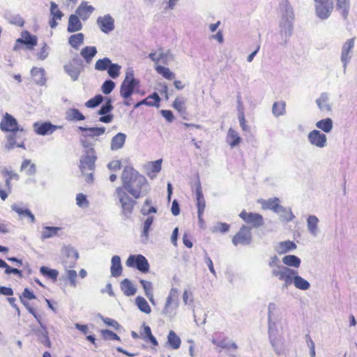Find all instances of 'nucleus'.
Here are the masks:
<instances>
[{
    "label": "nucleus",
    "instance_id": "2eb2a0df",
    "mask_svg": "<svg viewBox=\"0 0 357 357\" xmlns=\"http://www.w3.org/2000/svg\"><path fill=\"white\" fill-rule=\"evenodd\" d=\"M252 239V235L250 229L243 225L240 231L233 237L232 243L234 245L238 244L241 245H248L250 243Z\"/></svg>",
    "mask_w": 357,
    "mask_h": 357
},
{
    "label": "nucleus",
    "instance_id": "bf43d9fd",
    "mask_svg": "<svg viewBox=\"0 0 357 357\" xmlns=\"http://www.w3.org/2000/svg\"><path fill=\"white\" fill-rule=\"evenodd\" d=\"M76 204L80 208H86L89 206V202L84 195L79 193L76 196Z\"/></svg>",
    "mask_w": 357,
    "mask_h": 357
},
{
    "label": "nucleus",
    "instance_id": "13d9d810",
    "mask_svg": "<svg viewBox=\"0 0 357 357\" xmlns=\"http://www.w3.org/2000/svg\"><path fill=\"white\" fill-rule=\"evenodd\" d=\"M102 100L103 97L101 95H96L94 98L86 102L85 106L88 108H94L99 105Z\"/></svg>",
    "mask_w": 357,
    "mask_h": 357
},
{
    "label": "nucleus",
    "instance_id": "b1692460",
    "mask_svg": "<svg viewBox=\"0 0 357 357\" xmlns=\"http://www.w3.org/2000/svg\"><path fill=\"white\" fill-rule=\"evenodd\" d=\"M126 135L123 132H119L112 138L110 149L112 151H117L123 147L126 142Z\"/></svg>",
    "mask_w": 357,
    "mask_h": 357
},
{
    "label": "nucleus",
    "instance_id": "423d86ee",
    "mask_svg": "<svg viewBox=\"0 0 357 357\" xmlns=\"http://www.w3.org/2000/svg\"><path fill=\"white\" fill-rule=\"evenodd\" d=\"M126 264L128 267H135L139 271L146 273L149 270V264L147 259L142 255H130Z\"/></svg>",
    "mask_w": 357,
    "mask_h": 357
},
{
    "label": "nucleus",
    "instance_id": "49530a36",
    "mask_svg": "<svg viewBox=\"0 0 357 357\" xmlns=\"http://www.w3.org/2000/svg\"><path fill=\"white\" fill-rule=\"evenodd\" d=\"M285 102L283 101L274 102L272 108L273 114L276 117L284 115L285 113Z\"/></svg>",
    "mask_w": 357,
    "mask_h": 357
},
{
    "label": "nucleus",
    "instance_id": "72a5a7b5",
    "mask_svg": "<svg viewBox=\"0 0 357 357\" xmlns=\"http://www.w3.org/2000/svg\"><path fill=\"white\" fill-rule=\"evenodd\" d=\"M282 263L285 265L284 266L287 267H294V268H298L301 266V261L299 257L289 255L284 256L282 259Z\"/></svg>",
    "mask_w": 357,
    "mask_h": 357
},
{
    "label": "nucleus",
    "instance_id": "7ed1b4c3",
    "mask_svg": "<svg viewBox=\"0 0 357 357\" xmlns=\"http://www.w3.org/2000/svg\"><path fill=\"white\" fill-rule=\"evenodd\" d=\"M283 282V287L287 288L291 284L302 291L308 290L310 288V282L300 276L297 271L290 268L288 273L285 275L282 280Z\"/></svg>",
    "mask_w": 357,
    "mask_h": 357
},
{
    "label": "nucleus",
    "instance_id": "58836bf2",
    "mask_svg": "<svg viewBox=\"0 0 357 357\" xmlns=\"http://www.w3.org/2000/svg\"><path fill=\"white\" fill-rule=\"evenodd\" d=\"M21 172H25L26 175L33 176L36 171V167L34 163H32L30 160H24L20 167Z\"/></svg>",
    "mask_w": 357,
    "mask_h": 357
},
{
    "label": "nucleus",
    "instance_id": "338daca9",
    "mask_svg": "<svg viewBox=\"0 0 357 357\" xmlns=\"http://www.w3.org/2000/svg\"><path fill=\"white\" fill-rule=\"evenodd\" d=\"M153 222V217L150 216L146 218V220H145V222L144 223L142 235L146 237V238H147V237H148L149 231V229H150Z\"/></svg>",
    "mask_w": 357,
    "mask_h": 357
},
{
    "label": "nucleus",
    "instance_id": "2f4dec72",
    "mask_svg": "<svg viewBox=\"0 0 357 357\" xmlns=\"http://www.w3.org/2000/svg\"><path fill=\"white\" fill-rule=\"evenodd\" d=\"M36 38L31 36L28 31H24L22 33L21 38L17 40V43H23L29 45L30 49H32L36 45Z\"/></svg>",
    "mask_w": 357,
    "mask_h": 357
},
{
    "label": "nucleus",
    "instance_id": "680f3d73",
    "mask_svg": "<svg viewBox=\"0 0 357 357\" xmlns=\"http://www.w3.org/2000/svg\"><path fill=\"white\" fill-rule=\"evenodd\" d=\"M115 86V84L112 80H106L102 85V91L105 94L110 93Z\"/></svg>",
    "mask_w": 357,
    "mask_h": 357
},
{
    "label": "nucleus",
    "instance_id": "37998d69",
    "mask_svg": "<svg viewBox=\"0 0 357 357\" xmlns=\"http://www.w3.org/2000/svg\"><path fill=\"white\" fill-rule=\"evenodd\" d=\"M12 209L15 211L17 213H18L19 215L23 216V217H28L30 218V220L31 222H35V217L33 214L31 212L29 209H23L21 207H20L18 205L14 204L11 206Z\"/></svg>",
    "mask_w": 357,
    "mask_h": 357
},
{
    "label": "nucleus",
    "instance_id": "412c9836",
    "mask_svg": "<svg viewBox=\"0 0 357 357\" xmlns=\"http://www.w3.org/2000/svg\"><path fill=\"white\" fill-rule=\"evenodd\" d=\"M40 328L39 329H34V333L38 337V340L45 347L50 348L52 346L51 342L50 340L49 336H48V332L47 331V328L42 323L40 322Z\"/></svg>",
    "mask_w": 357,
    "mask_h": 357
},
{
    "label": "nucleus",
    "instance_id": "c03bdc74",
    "mask_svg": "<svg viewBox=\"0 0 357 357\" xmlns=\"http://www.w3.org/2000/svg\"><path fill=\"white\" fill-rule=\"evenodd\" d=\"M337 8L340 10L344 18L346 19L350 8V0H336Z\"/></svg>",
    "mask_w": 357,
    "mask_h": 357
},
{
    "label": "nucleus",
    "instance_id": "f03ea898",
    "mask_svg": "<svg viewBox=\"0 0 357 357\" xmlns=\"http://www.w3.org/2000/svg\"><path fill=\"white\" fill-rule=\"evenodd\" d=\"M81 144L84 151L80 158L79 167L83 176H84L85 181L92 183L96 167L95 162L97 160L94 144L86 139L82 140Z\"/></svg>",
    "mask_w": 357,
    "mask_h": 357
},
{
    "label": "nucleus",
    "instance_id": "4be33fe9",
    "mask_svg": "<svg viewBox=\"0 0 357 357\" xmlns=\"http://www.w3.org/2000/svg\"><path fill=\"white\" fill-rule=\"evenodd\" d=\"M93 10L94 8L92 6L88 5L86 1H82L77 7L76 13L81 20L86 21Z\"/></svg>",
    "mask_w": 357,
    "mask_h": 357
},
{
    "label": "nucleus",
    "instance_id": "8fccbe9b",
    "mask_svg": "<svg viewBox=\"0 0 357 357\" xmlns=\"http://www.w3.org/2000/svg\"><path fill=\"white\" fill-rule=\"evenodd\" d=\"M155 70L158 73L162 75L165 78L167 79H172L174 78V74L169 70V68L162 66H156Z\"/></svg>",
    "mask_w": 357,
    "mask_h": 357
},
{
    "label": "nucleus",
    "instance_id": "0e129e2a",
    "mask_svg": "<svg viewBox=\"0 0 357 357\" xmlns=\"http://www.w3.org/2000/svg\"><path fill=\"white\" fill-rule=\"evenodd\" d=\"M113 107L110 99H107V102L101 107L100 109L98 112L99 115L107 114L112 111Z\"/></svg>",
    "mask_w": 357,
    "mask_h": 357
},
{
    "label": "nucleus",
    "instance_id": "473e14b6",
    "mask_svg": "<svg viewBox=\"0 0 357 357\" xmlns=\"http://www.w3.org/2000/svg\"><path fill=\"white\" fill-rule=\"evenodd\" d=\"M34 82L38 85H44L46 82L45 70L43 68H33L31 71Z\"/></svg>",
    "mask_w": 357,
    "mask_h": 357
},
{
    "label": "nucleus",
    "instance_id": "9b49d317",
    "mask_svg": "<svg viewBox=\"0 0 357 357\" xmlns=\"http://www.w3.org/2000/svg\"><path fill=\"white\" fill-rule=\"evenodd\" d=\"M82 61L75 58L64 66L65 72L70 77L73 81L78 79L82 70Z\"/></svg>",
    "mask_w": 357,
    "mask_h": 357
},
{
    "label": "nucleus",
    "instance_id": "a211bd4d",
    "mask_svg": "<svg viewBox=\"0 0 357 357\" xmlns=\"http://www.w3.org/2000/svg\"><path fill=\"white\" fill-rule=\"evenodd\" d=\"M354 47V38L348 40L342 46L341 53V61L343 63L344 70L347 68V64L349 63L351 56L350 54L351 51Z\"/></svg>",
    "mask_w": 357,
    "mask_h": 357
},
{
    "label": "nucleus",
    "instance_id": "f257e3e1",
    "mask_svg": "<svg viewBox=\"0 0 357 357\" xmlns=\"http://www.w3.org/2000/svg\"><path fill=\"white\" fill-rule=\"evenodd\" d=\"M122 186L117 187L114 196L119 200L122 212L127 215L132 212L135 201L145 196L149 191V185L146 177L132 167L126 166L121 174Z\"/></svg>",
    "mask_w": 357,
    "mask_h": 357
},
{
    "label": "nucleus",
    "instance_id": "69168bd1",
    "mask_svg": "<svg viewBox=\"0 0 357 357\" xmlns=\"http://www.w3.org/2000/svg\"><path fill=\"white\" fill-rule=\"evenodd\" d=\"M123 81H127L129 83L139 84V81L134 77V71L131 68H128L126 69V77Z\"/></svg>",
    "mask_w": 357,
    "mask_h": 357
},
{
    "label": "nucleus",
    "instance_id": "5701e85b",
    "mask_svg": "<svg viewBox=\"0 0 357 357\" xmlns=\"http://www.w3.org/2000/svg\"><path fill=\"white\" fill-rule=\"evenodd\" d=\"M196 199L197 213L199 215H203L206 206V202L202 193L201 183L199 182H198L196 187Z\"/></svg>",
    "mask_w": 357,
    "mask_h": 357
},
{
    "label": "nucleus",
    "instance_id": "3c124183",
    "mask_svg": "<svg viewBox=\"0 0 357 357\" xmlns=\"http://www.w3.org/2000/svg\"><path fill=\"white\" fill-rule=\"evenodd\" d=\"M178 304V291L176 288H172L166 299L165 305Z\"/></svg>",
    "mask_w": 357,
    "mask_h": 357
},
{
    "label": "nucleus",
    "instance_id": "5fc2aeb1",
    "mask_svg": "<svg viewBox=\"0 0 357 357\" xmlns=\"http://www.w3.org/2000/svg\"><path fill=\"white\" fill-rule=\"evenodd\" d=\"M111 60L109 58H104L98 59L95 65V68L98 70L103 71L108 69L109 66L111 64Z\"/></svg>",
    "mask_w": 357,
    "mask_h": 357
},
{
    "label": "nucleus",
    "instance_id": "dca6fc26",
    "mask_svg": "<svg viewBox=\"0 0 357 357\" xmlns=\"http://www.w3.org/2000/svg\"><path fill=\"white\" fill-rule=\"evenodd\" d=\"M333 9V0H329L328 3H320L315 4L316 14L321 20L327 19L330 16Z\"/></svg>",
    "mask_w": 357,
    "mask_h": 357
},
{
    "label": "nucleus",
    "instance_id": "de8ad7c7",
    "mask_svg": "<svg viewBox=\"0 0 357 357\" xmlns=\"http://www.w3.org/2000/svg\"><path fill=\"white\" fill-rule=\"evenodd\" d=\"M178 307V303L165 305L162 314L167 317L172 318L176 315Z\"/></svg>",
    "mask_w": 357,
    "mask_h": 357
},
{
    "label": "nucleus",
    "instance_id": "09e8293b",
    "mask_svg": "<svg viewBox=\"0 0 357 357\" xmlns=\"http://www.w3.org/2000/svg\"><path fill=\"white\" fill-rule=\"evenodd\" d=\"M50 13L52 16L53 22H55L56 20H61L63 15L54 2H51Z\"/></svg>",
    "mask_w": 357,
    "mask_h": 357
},
{
    "label": "nucleus",
    "instance_id": "c756f323",
    "mask_svg": "<svg viewBox=\"0 0 357 357\" xmlns=\"http://www.w3.org/2000/svg\"><path fill=\"white\" fill-rule=\"evenodd\" d=\"M65 119L68 121H83L85 116L77 109L69 108L66 111Z\"/></svg>",
    "mask_w": 357,
    "mask_h": 357
},
{
    "label": "nucleus",
    "instance_id": "6e6552de",
    "mask_svg": "<svg viewBox=\"0 0 357 357\" xmlns=\"http://www.w3.org/2000/svg\"><path fill=\"white\" fill-rule=\"evenodd\" d=\"M0 128L5 132H23L24 129L18 126L17 120L10 114L6 113L0 123Z\"/></svg>",
    "mask_w": 357,
    "mask_h": 357
},
{
    "label": "nucleus",
    "instance_id": "6e6d98bb",
    "mask_svg": "<svg viewBox=\"0 0 357 357\" xmlns=\"http://www.w3.org/2000/svg\"><path fill=\"white\" fill-rule=\"evenodd\" d=\"M286 211H280L278 213L280 215V220L282 222H290L295 218L290 208H285Z\"/></svg>",
    "mask_w": 357,
    "mask_h": 357
},
{
    "label": "nucleus",
    "instance_id": "c85d7f7f",
    "mask_svg": "<svg viewBox=\"0 0 357 357\" xmlns=\"http://www.w3.org/2000/svg\"><path fill=\"white\" fill-rule=\"evenodd\" d=\"M111 275L113 277L117 278L122 273V266L121 262V258L118 255L113 256L111 260Z\"/></svg>",
    "mask_w": 357,
    "mask_h": 357
},
{
    "label": "nucleus",
    "instance_id": "20e7f679",
    "mask_svg": "<svg viewBox=\"0 0 357 357\" xmlns=\"http://www.w3.org/2000/svg\"><path fill=\"white\" fill-rule=\"evenodd\" d=\"M62 254V264L65 269L75 267L79 258L78 252L73 247L68 245L63 248Z\"/></svg>",
    "mask_w": 357,
    "mask_h": 357
},
{
    "label": "nucleus",
    "instance_id": "0eeeda50",
    "mask_svg": "<svg viewBox=\"0 0 357 357\" xmlns=\"http://www.w3.org/2000/svg\"><path fill=\"white\" fill-rule=\"evenodd\" d=\"M269 339L275 354L278 356H283L285 354V349L284 346V339L281 335H277L273 328H268Z\"/></svg>",
    "mask_w": 357,
    "mask_h": 357
},
{
    "label": "nucleus",
    "instance_id": "603ef678",
    "mask_svg": "<svg viewBox=\"0 0 357 357\" xmlns=\"http://www.w3.org/2000/svg\"><path fill=\"white\" fill-rule=\"evenodd\" d=\"M83 40L84 35L81 33L72 35L69 38V43L75 48H77L83 43Z\"/></svg>",
    "mask_w": 357,
    "mask_h": 357
},
{
    "label": "nucleus",
    "instance_id": "cd10ccee",
    "mask_svg": "<svg viewBox=\"0 0 357 357\" xmlns=\"http://www.w3.org/2000/svg\"><path fill=\"white\" fill-rule=\"evenodd\" d=\"M226 142L230 146V147L233 149L240 144L241 142V138L237 131L230 128L227 132Z\"/></svg>",
    "mask_w": 357,
    "mask_h": 357
},
{
    "label": "nucleus",
    "instance_id": "393cba45",
    "mask_svg": "<svg viewBox=\"0 0 357 357\" xmlns=\"http://www.w3.org/2000/svg\"><path fill=\"white\" fill-rule=\"evenodd\" d=\"M316 103L319 109L322 112H331V105L329 103V96L326 93H322L316 100Z\"/></svg>",
    "mask_w": 357,
    "mask_h": 357
},
{
    "label": "nucleus",
    "instance_id": "a878e982",
    "mask_svg": "<svg viewBox=\"0 0 357 357\" xmlns=\"http://www.w3.org/2000/svg\"><path fill=\"white\" fill-rule=\"evenodd\" d=\"M138 86V84L129 83L127 81H123L120 88V95L122 98L127 100L134 92V89Z\"/></svg>",
    "mask_w": 357,
    "mask_h": 357
},
{
    "label": "nucleus",
    "instance_id": "6ab92c4d",
    "mask_svg": "<svg viewBox=\"0 0 357 357\" xmlns=\"http://www.w3.org/2000/svg\"><path fill=\"white\" fill-rule=\"evenodd\" d=\"M7 142L5 144V149L7 151L16 147H21L24 149V139L17 136V132H12L6 137Z\"/></svg>",
    "mask_w": 357,
    "mask_h": 357
},
{
    "label": "nucleus",
    "instance_id": "ea45409f",
    "mask_svg": "<svg viewBox=\"0 0 357 357\" xmlns=\"http://www.w3.org/2000/svg\"><path fill=\"white\" fill-rule=\"evenodd\" d=\"M167 341L173 349H178L181 343V338L174 331H170L167 336Z\"/></svg>",
    "mask_w": 357,
    "mask_h": 357
},
{
    "label": "nucleus",
    "instance_id": "c9c22d12",
    "mask_svg": "<svg viewBox=\"0 0 357 357\" xmlns=\"http://www.w3.org/2000/svg\"><path fill=\"white\" fill-rule=\"evenodd\" d=\"M60 230H61V227H59L45 226L43 227V231L41 232L40 238L42 240H45L47 238H50L56 236Z\"/></svg>",
    "mask_w": 357,
    "mask_h": 357
},
{
    "label": "nucleus",
    "instance_id": "9d476101",
    "mask_svg": "<svg viewBox=\"0 0 357 357\" xmlns=\"http://www.w3.org/2000/svg\"><path fill=\"white\" fill-rule=\"evenodd\" d=\"M278 13L286 22L294 20V11L289 0H280L278 6Z\"/></svg>",
    "mask_w": 357,
    "mask_h": 357
},
{
    "label": "nucleus",
    "instance_id": "864d4df0",
    "mask_svg": "<svg viewBox=\"0 0 357 357\" xmlns=\"http://www.w3.org/2000/svg\"><path fill=\"white\" fill-rule=\"evenodd\" d=\"M42 275L47 276L52 280H56L59 275V272L54 269H50L46 266H42L40 268Z\"/></svg>",
    "mask_w": 357,
    "mask_h": 357
},
{
    "label": "nucleus",
    "instance_id": "bb28decb",
    "mask_svg": "<svg viewBox=\"0 0 357 357\" xmlns=\"http://www.w3.org/2000/svg\"><path fill=\"white\" fill-rule=\"evenodd\" d=\"M296 248V245L293 241H285L278 243L275 247V250L279 255H282L288 252H290Z\"/></svg>",
    "mask_w": 357,
    "mask_h": 357
},
{
    "label": "nucleus",
    "instance_id": "052dcab7",
    "mask_svg": "<svg viewBox=\"0 0 357 357\" xmlns=\"http://www.w3.org/2000/svg\"><path fill=\"white\" fill-rule=\"evenodd\" d=\"M151 203V201L149 199H146L144 202V206L142 208V213L144 215H147L151 213H156L157 209L154 206H149Z\"/></svg>",
    "mask_w": 357,
    "mask_h": 357
},
{
    "label": "nucleus",
    "instance_id": "e2e57ef3",
    "mask_svg": "<svg viewBox=\"0 0 357 357\" xmlns=\"http://www.w3.org/2000/svg\"><path fill=\"white\" fill-rule=\"evenodd\" d=\"M293 30L292 24H281L280 33L285 37L290 36Z\"/></svg>",
    "mask_w": 357,
    "mask_h": 357
},
{
    "label": "nucleus",
    "instance_id": "774afa93",
    "mask_svg": "<svg viewBox=\"0 0 357 357\" xmlns=\"http://www.w3.org/2000/svg\"><path fill=\"white\" fill-rule=\"evenodd\" d=\"M101 333L105 340H116L119 341L121 340L120 337L112 331L102 330Z\"/></svg>",
    "mask_w": 357,
    "mask_h": 357
},
{
    "label": "nucleus",
    "instance_id": "f704fd0d",
    "mask_svg": "<svg viewBox=\"0 0 357 357\" xmlns=\"http://www.w3.org/2000/svg\"><path fill=\"white\" fill-rule=\"evenodd\" d=\"M315 126L318 129L324 131L326 133H328L333 130V123L331 118H326L318 121Z\"/></svg>",
    "mask_w": 357,
    "mask_h": 357
},
{
    "label": "nucleus",
    "instance_id": "e433bc0d",
    "mask_svg": "<svg viewBox=\"0 0 357 357\" xmlns=\"http://www.w3.org/2000/svg\"><path fill=\"white\" fill-rule=\"evenodd\" d=\"M121 289L123 294L128 296L135 294L137 290L128 279H124L121 282Z\"/></svg>",
    "mask_w": 357,
    "mask_h": 357
},
{
    "label": "nucleus",
    "instance_id": "f8f14e48",
    "mask_svg": "<svg viewBox=\"0 0 357 357\" xmlns=\"http://www.w3.org/2000/svg\"><path fill=\"white\" fill-rule=\"evenodd\" d=\"M78 130L81 131L82 132L80 142L82 140H89V138L95 139L97 138L101 135H102L105 132V127H83L79 126L78 127Z\"/></svg>",
    "mask_w": 357,
    "mask_h": 357
},
{
    "label": "nucleus",
    "instance_id": "7c9ffc66",
    "mask_svg": "<svg viewBox=\"0 0 357 357\" xmlns=\"http://www.w3.org/2000/svg\"><path fill=\"white\" fill-rule=\"evenodd\" d=\"M319 219L314 215H310L307 219V227L310 234L313 236H317L319 231L318 223Z\"/></svg>",
    "mask_w": 357,
    "mask_h": 357
},
{
    "label": "nucleus",
    "instance_id": "4468645a",
    "mask_svg": "<svg viewBox=\"0 0 357 357\" xmlns=\"http://www.w3.org/2000/svg\"><path fill=\"white\" fill-rule=\"evenodd\" d=\"M280 199L277 197L271 198L268 199H260L258 203L261 205L264 210H271L275 213H280V211H286L285 207L280 204Z\"/></svg>",
    "mask_w": 357,
    "mask_h": 357
},
{
    "label": "nucleus",
    "instance_id": "ddd939ff",
    "mask_svg": "<svg viewBox=\"0 0 357 357\" xmlns=\"http://www.w3.org/2000/svg\"><path fill=\"white\" fill-rule=\"evenodd\" d=\"M240 218L247 224L251 225L253 227L257 228L264 225V218L261 215L257 213H248L243 211Z\"/></svg>",
    "mask_w": 357,
    "mask_h": 357
},
{
    "label": "nucleus",
    "instance_id": "1a4fd4ad",
    "mask_svg": "<svg viewBox=\"0 0 357 357\" xmlns=\"http://www.w3.org/2000/svg\"><path fill=\"white\" fill-rule=\"evenodd\" d=\"M309 143L317 148L323 149L327 146V137L320 130H313L307 135Z\"/></svg>",
    "mask_w": 357,
    "mask_h": 357
},
{
    "label": "nucleus",
    "instance_id": "a18cd8bd",
    "mask_svg": "<svg viewBox=\"0 0 357 357\" xmlns=\"http://www.w3.org/2000/svg\"><path fill=\"white\" fill-rule=\"evenodd\" d=\"M136 305L138 308L146 314H149L151 312V307L146 301V299L141 296H137L135 299Z\"/></svg>",
    "mask_w": 357,
    "mask_h": 357
},
{
    "label": "nucleus",
    "instance_id": "39448f33",
    "mask_svg": "<svg viewBox=\"0 0 357 357\" xmlns=\"http://www.w3.org/2000/svg\"><path fill=\"white\" fill-rule=\"evenodd\" d=\"M268 266L271 268V275L282 281L291 268L280 264V259L276 256H271L268 261Z\"/></svg>",
    "mask_w": 357,
    "mask_h": 357
},
{
    "label": "nucleus",
    "instance_id": "f3484780",
    "mask_svg": "<svg viewBox=\"0 0 357 357\" xmlns=\"http://www.w3.org/2000/svg\"><path fill=\"white\" fill-rule=\"evenodd\" d=\"M35 132L39 135H47L53 133L59 126H54L50 122H36L33 123Z\"/></svg>",
    "mask_w": 357,
    "mask_h": 357
},
{
    "label": "nucleus",
    "instance_id": "4d7b16f0",
    "mask_svg": "<svg viewBox=\"0 0 357 357\" xmlns=\"http://www.w3.org/2000/svg\"><path fill=\"white\" fill-rule=\"evenodd\" d=\"M121 66L116 63H112L109 66L107 73L113 78H116L120 74Z\"/></svg>",
    "mask_w": 357,
    "mask_h": 357
},
{
    "label": "nucleus",
    "instance_id": "4c0bfd02",
    "mask_svg": "<svg viewBox=\"0 0 357 357\" xmlns=\"http://www.w3.org/2000/svg\"><path fill=\"white\" fill-rule=\"evenodd\" d=\"M96 53L97 50L96 47L87 46L81 50L80 54L85 59L86 62L89 63Z\"/></svg>",
    "mask_w": 357,
    "mask_h": 357
},
{
    "label": "nucleus",
    "instance_id": "aec40b11",
    "mask_svg": "<svg viewBox=\"0 0 357 357\" xmlns=\"http://www.w3.org/2000/svg\"><path fill=\"white\" fill-rule=\"evenodd\" d=\"M268 328H273L275 322L279 319L280 310L274 303H270L268 306Z\"/></svg>",
    "mask_w": 357,
    "mask_h": 357
},
{
    "label": "nucleus",
    "instance_id": "79ce46f5",
    "mask_svg": "<svg viewBox=\"0 0 357 357\" xmlns=\"http://www.w3.org/2000/svg\"><path fill=\"white\" fill-rule=\"evenodd\" d=\"M1 174L3 176H6V186L10 189V186H11V180L12 179H15L17 181L19 180L20 178V176L19 175L13 172V171H10L7 169H3L2 171H1Z\"/></svg>",
    "mask_w": 357,
    "mask_h": 357
},
{
    "label": "nucleus",
    "instance_id": "a19ab883",
    "mask_svg": "<svg viewBox=\"0 0 357 357\" xmlns=\"http://www.w3.org/2000/svg\"><path fill=\"white\" fill-rule=\"evenodd\" d=\"M140 283L143 287V289L145 292V295L149 298L150 302L152 304H155L154 298H153V285L151 282L146 281L144 280H141Z\"/></svg>",
    "mask_w": 357,
    "mask_h": 357
}]
</instances>
